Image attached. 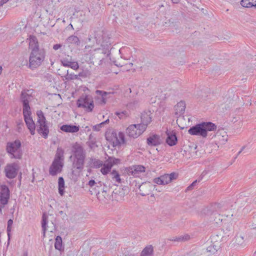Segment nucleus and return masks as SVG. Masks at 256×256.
<instances>
[{"label":"nucleus","mask_w":256,"mask_h":256,"mask_svg":"<svg viewBox=\"0 0 256 256\" xmlns=\"http://www.w3.org/2000/svg\"><path fill=\"white\" fill-rule=\"evenodd\" d=\"M106 162L109 164H112V167L114 165L118 164L120 162V160L119 158H116L112 156H108Z\"/></svg>","instance_id":"72a5a7b5"},{"label":"nucleus","mask_w":256,"mask_h":256,"mask_svg":"<svg viewBox=\"0 0 256 256\" xmlns=\"http://www.w3.org/2000/svg\"><path fill=\"white\" fill-rule=\"evenodd\" d=\"M68 67H70L74 70H76L79 68V65L78 62L72 61Z\"/></svg>","instance_id":"de8ad7c7"},{"label":"nucleus","mask_w":256,"mask_h":256,"mask_svg":"<svg viewBox=\"0 0 256 256\" xmlns=\"http://www.w3.org/2000/svg\"><path fill=\"white\" fill-rule=\"evenodd\" d=\"M68 43L70 44H74L76 46L80 44V40L76 36L72 35L68 38L66 39Z\"/></svg>","instance_id":"2f4dec72"},{"label":"nucleus","mask_w":256,"mask_h":256,"mask_svg":"<svg viewBox=\"0 0 256 256\" xmlns=\"http://www.w3.org/2000/svg\"><path fill=\"white\" fill-rule=\"evenodd\" d=\"M54 247L56 250H60L62 248V239L60 236H57L56 238Z\"/></svg>","instance_id":"f704fd0d"},{"label":"nucleus","mask_w":256,"mask_h":256,"mask_svg":"<svg viewBox=\"0 0 256 256\" xmlns=\"http://www.w3.org/2000/svg\"><path fill=\"white\" fill-rule=\"evenodd\" d=\"M146 143L149 146H156L162 144V140L160 136L154 134L147 138Z\"/></svg>","instance_id":"aec40b11"},{"label":"nucleus","mask_w":256,"mask_h":256,"mask_svg":"<svg viewBox=\"0 0 256 256\" xmlns=\"http://www.w3.org/2000/svg\"><path fill=\"white\" fill-rule=\"evenodd\" d=\"M86 43L94 44L96 46H100L96 48H100V51L108 57L110 55L112 48V39L102 31L95 32L94 36L90 35L88 36Z\"/></svg>","instance_id":"f257e3e1"},{"label":"nucleus","mask_w":256,"mask_h":256,"mask_svg":"<svg viewBox=\"0 0 256 256\" xmlns=\"http://www.w3.org/2000/svg\"><path fill=\"white\" fill-rule=\"evenodd\" d=\"M98 184L100 185V187L102 186V184H101L100 182H98Z\"/></svg>","instance_id":"774afa93"},{"label":"nucleus","mask_w":256,"mask_h":256,"mask_svg":"<svg viewBox=\"0 0 256 256\" xmlns=\"http://www.w3.org/2000/svg\"><path fill=\"white\" fill-rule=\"evenodd\" d=\"M153 182L158 184L164 185V181L162 178V176H160L158 178H156L154 179Z\"/></svg>","instance_id":"8fccbe9b"},{"label":"nucleus","mask_w":256,"mask_h":256,"mask_svg":"<svg viewBox=\"0 0 256 256\" xmlns=\"http://www.w3.org/2000/svg\"><path fill=\"white\" fill-rule=\"evenodd\" d=\"M216 128V126L212 122H202L191 127L188 132L191 135L200 136L206 138L208 132L215 130Z\"/></svg>","instance_id":"20e7f679"},{"label":"nucleus","mask_w":256,"mask_h":256,"mask_svg":"<svg viewBox=\"0 0 256 256\" xmlns=\"http://www.w3.org/2000/svg\"><path fill=\"white\" fill-rule=\"evenodd\" d=\"M167 138L166 142L170 146H175L178 142V138L176 136V132L174 131H170L167 130L166 132Z\"/></svg>","instance_id":"6ab92c4d"},{"label":"nucleus","mask_w":256,"mask_h":256,"mask_svg":"<svg viewBox=\"0 0 256 256\" xmlns=\"http://www.w3.org/2000/svg\"><path fill=\"white\" fill-rule=\"evenodd\" d=\"M206 250L210 254H214L217 252V246L215 245H210L206 248Z\"/></svg>","instance_id":"a18cd8bd"},{"label":"nucleus","mask_w":256,"mask_h":256,"mask_svg":"<svg viewBox=\"0 0 256 256\" xmlns=\"http://www.w3.org/2000/svg\"><path fill=\"white\" fill-rule=\"evenodd\" d=\"M96 182H95V181L93 180H90L89 182H88V185L90 186V187H92L94 186H95V184H96Z\"/></svg>","instance_id":"13d9d810"},{"label":"nucleus","mask_w":256,"mask_h":256,"mask_svg":"<svg viewBox=\"0 0 256 256\" xmlns=\"http://www.w3.org/2000/svg\"><path fill=\"white\" fill-rule=\"evenodd\" d=\"M30 91L28 90H24L20 94V102L22 104L23 112L31 111L29 105V102L32 98V96L30 94L28 93Z\"/></svg>","instance_id":"f8f14e48"},{"label":"nucleus","mask_w":256,"mask_h":256,"mask_svg":"<svg viewBox=\"0 0 256 256\" xmlns=\"http://www.w3.org/2000/svg\"><path fill=\"white\" fill-rule=\"evenodd\" d=\"M20 169V166L18 162H13L8 164L4 168L6 176L10 179L16 177Z\"/></svg>","instance_id":"9d476101"},{"label":"nucleus","mask_w":256,"mask_h":256,"mask_svg":"<svg viewBox=\"0 0 256 256\" xmlns=\"http://www.w3.org/2000/svg\"><path fill=\"white\" fill-rule=\"evenodd\" d=\"M162 178V180L164 181V184H166L170 182L168 174H164V175L161 176Z\"/></svg>","instance_id":"49530a36"},{"label":"nucleus","mask_w":256,"mask_h":256,"mask_svg":"<svg viewBox=\"0 0 256 256\" xmlns=\"http://www.w3.org/2000/svg\"><path fill=\"white\" fill-rule=\"evenodd\" d=\"M46 55V52L44 48L31 51L29 56V68L34 70L41 66L44 60Z\"/></svg>","instance_id":"423d86ee"},{"label":"nucleus","mask_w":256,"mask_h":256,"mask_svg":"<svg viewBox=\"0 0 256 256\" xmlns=\"http://www.w3.org/2000/svg\"><path fill=\"white\" fill-rule=\"evenodd\" d=\"M13 224V220L11 219L9 220L8 222V226H7V234L8 236V240H10V232L12 230V226Z\"/></svg>","instance_id":"c03bdc74"},{"label":"nucleus","mask_w":256,"mask_h":256,"mask_svg":"<svg viewBox=\"0 0 256 256\" xmlns=\"http://www.w3.org/2000/svg\"><path fill=\"white\" fill-rule=\"evenodd\" d=\"M102 126L103 125L101 122L100 124H98L92 127V130L94 131H97V132L100 131Z\"/></svg>","instance_id":"603ef678"},{"label":"nucleus","mask_w":256,"mask_h":256,"mask_svg":"<svg viewBox=\"0 0 256 256\" xmlns=\"http://www.w3.org/2000/svg\"><path fill=\"white\" fill-rule=\"evenodd\" d=\"M91 162L92 164V167L94 168H99L103 164L102 160L96 158H92Z\"/></svg>","instance_id":"e433bc0d"},{"label":"nucleus","mask_w":256,"mask_h":256,"mask_svg":"<svg viewBox=\"0 0 256 256\" xmlns=\"http://www.w3.org/2000/svg\"><path fill=\"white\" fill-rule=\"evenodd\" d=\"M78 77H82V78H86V72H80L78 74H77Z\"/></svg>","instance_id":"4d7b16f0"},{"label":"nucleus","mask_w":256,"mask_h":256,"mask_svg":"<svg viewBox=\"0 0 256 256\" xmlns=\"http://www.w3.org/2000/svg\"><path fill=\"white\" fill-rule=\"evenodd\" d=\"M190 239V236L188 234H184V235L179 236L176 237H172L168 238V240L172 242H186Z\"/></svg>","instance_id":"393cba45"},{"label":"nucleus","mask_w":256,"mask_h":256,"mask_svg":"<svg viewBox=\"0 0 256 256\" xmlns=\"http://www.w3.org/2000/svg\"><path fill=\"white\" fill-rule=\"evenodd\" d=\"M116 114L117 115L119 118H122L124 116H127L128 114L126 111H122L121 112H116Z\"/></svg>","instance_id":"09e8293b"},{"label":"nucleus","mask_w":256,"mask_h":256,"mask_svg":"<svg viewBox=\"0 0 256 256\" xmlns=\"http://www.w3.org/2000/svg\"><path fill=\"white\" fill-rule=\"evenodd\" d=\"M109 122V120L108 119L106 120H105L104 122H102V125L104 126V124H108V122Z\"/></svg>","instance_id":"680f3d73"},{"label":"nucleus","mask_w":256,"mask_h":256,"mask_svg":"<svg viewBox=\"0 0 256 256\" xmlns=\"http://www.w3.org/2000/svg\"><path fill=\"white\" fill-rule=\"evenodd\" d=\"M8 0H0V6H2L4 4H6L8 2Z\"/></svg>","instance_id":"bf43d9fd"},{"label":"nucleus","mask_w":256,"mask_h":256,"mask_svg":"<svg viewBox=\"0 0 256 256\" xmlns=\"http://www.w3.org/2000/svg\"><path fill=\"white\" fill-rule=\"evenodd\" d=\"M241 5L245 8H252L256 6V0H242Z\"/></svg>","instance_id":"cd10ccee"},{"label":"nucleus","mask_w":256,"mask_h":256,"mask_svg":"<svg viewBox=\"0 0 256 256\" xmlns=\"http://www.w3.org/2000/svg\"><path fill=\"white\" fill-rule=\"evenodd\" d=\"M10 198V190L6 185H2L0 186V203L5 205L8 204Z\"/></svg>","instance_id":"4468645a"},{"label":"nucleus","mask_w":256,"mask_h":256,"mask_svg":"<svg viewBox=\"0 0 256 256\" xmlns=\"http://www.w3.org/2000/svg\"><path fill=\"white\" fill-rule=\"evenodd\" d=\"M80 126L72 124H64L60 130L66 132L75 133L80 130Z\"/></svg>","instance_id":"5701e85b"},{"label":"nucleus","mask_w":256,"mask_h":256,"mask_svg":"<svg viewBox=\"0 0 256 256\" xmlns=\"http://www.w3.org/2000/svg\"><path fill=\"white\" fill-rule=\"evenodd\" d=\"M170 182L174 180H176L178 176V174L176 172H172L170 174H168Z\"/></svg>","instance_id":"3c124183"},{"label":"nucleus","mask_w":256,"mask_h":256,"mask_svg":"<svg viewBox=\"0 0 256 256\" xmlns=\"http://www.w3.org/2000/svg\"><path fill=\"white\" fill-rule=\"evenodd\" d=\"M6 150L10 158L21 160L23 154L22 150V143L16 139L14 141L6 143Z\"/></svg>","instance_id":"39448f33"},{"label":"nucleus","mask_w":256,"mask_h":256,"mask_svg":"<svg viewBox=\"0 0 256 256\" xmlns=\"http://www.w3.org/2000/svg\"><path fill=\"white\" fill-rule=\"evenodd\" d=\"M76 105L78 108H82L87 112H90L94 108V102L88 96H82L80 98L77 102Z\"/></svg>","instance_id":"6e6552de"},{"label":"nucleus","mask_w":256,"mask_h":256,"mask_svg":"<svg viewBox=\"0 0 256 256\" xmlns=\"http://www.w3.org/2000/svg\"><path fill=\"white\" fill-rule=\"evenodd\" d=\"M140 256H154V247L152 245L145 247L141 252Z\"/></svg>","instance_id":"bb28decb"},{"label":"nucleus","mask_w":256,"mask_h":256,"mask_svg":"<svg viewBox=\"0 0 256 256\" xmlns=\"http://www.w3.org/2000/svg\"><path fill=\"white\" fill-rule=\"evenodd\" d=\"M64 150L60 148H58L54 160H57L58 162H62L64 160Z\"/></svg>","instance_id":"7c9ffc66"},{"label":"nucleus","mask_w":256,"mask_h":256,"mask_svg":"<svg viewBox=\"0 0 256 256\" xmlns=\"http://www.w3.org/2000/svg\"><path fill=\"white\" fill-rule=\"evenodd\" d=\"M102 166V167L100 170V172L103 174L106 175L110 171L112 164H109L106 161Z\"/></svg>","instance_id":"473e14b6"},{"label":"nucleus","mask_w":256,"mask_h":256,"mask_svg":"<svg viewBox=\"0 0 256 256\" xmlns=\"http://www.w3.org/2000/svg\"><path fill=\"white\" fill-rule=\"evenodd\" d=\"M216 144L218 145L224 144L228 140V136L224 130H218L215 135Z\"/></svg>","instance_id":"f3484780"},{"label":"nucleus","mask_w":256,"mask_h":256,"mask_svg":"<svg viewBox=\"0 0 256 256\" xmlns=\"http://www.w3.org/2000/svg\"><path fill=\"white\" fill-rule=\"evenodd\" d=\"M152 113L150 111L144 112L141 114V122L146 124L148 126L152 122V116L150 115Z\"/></svg>","instance_id":"b1692460"},{"label":"nucleus","mask_w":256,"mask_h":256,"mask_svg":"<svg viewBox=\"0 0 256 256\" xmlns=\"http://www.w3.org/2000/svg\"><path fill=\"white\" fill-rule=\"evenodd\" d=\"M24 126V124L22 120H19V122H17V126L18 128V131L20 132V129H22V127Z\"/></svg>","instance_id":"5fc2aeb1"},{"label":"nucleus","mask_w":256,"mask_h":256,"mask_svg":"<svg viewBox=\"0 0 256 256\" xmlns=\"http://www.w3.org/2000/svg\"><path fill=\"white\" fill-rule=\"evenodd\" d=\"M96 93L97 95L100 96H101L102 102L104 104H106V99L105 98V96L108 94V93L106 92L100 90H96Z\"/></svg>","instance_id":"ea45409f"},{"label":"nucleus","mask_w":256,"mask_h":256,"mask_svg":"<svg viewBox=\"0 0 256 256\" xmlns=\"http://www.w3.org/2000/svg\"><path fill=\"white\" fill-rule=\"evenodd\" d=\"M186 104L184 101H180L174 106L175 114H184L185 111Z\"/></svg>","instance_id":"a878e982"},{"label":"nucleus","mask_w":256,"mask_h":256,"mask_svg":"<svg viewBox=\"0 0 256 256\" xmlns=\"http://www.w3.org/2000/svg\"><path fill=\"white\" fill-rule=\"evenodd\" d=\"M28 40L29 41V48L31 51L41 50L39 47L38 42L36 36L30 35Z\"/></svg>","instance_id":"4be33fe9"},{"label":"nucleus","mask_w":256,"mask_h":256,"mask_svg":"<svg viewBox=\"0 0 256 256\" xmlns=\"http://www.w3.org/2000/svg\"><path fill=\"white\" fill-rule=\"evenodd\" d=\"M58 184V193L61 196H62L64 193V180L62 177H59Z\"/></svg>","instance_id":"c85d7f7f"},{"label":"nucleus","mask_w":256,"mask_h":256,"mask_svg":"<svg viewBox=\"0 0 256 256\" xmlns=\"http://www.w3.org/2000/svg\"><path fill=\"white\" fill-rule=\"evenodd\" d=\"M106 137L108 140L112 142L114 146L125 143L124 134L122 132H120L118 136L116 132H113L106 134Z\"/></svg>","instance_id":"1a4fd4ad"},{"label":"nucleus","mask_w":256,"mask_h":256,"mask_svg":"<svg viewBox=\"0 0 256 256\" xmlns=\"http://www.w3.org/2000/svg\"><path fill=\"white\" fill-rule=\"evenodd\" d=\"M86 144L90 148H92L96 146V142L95 140H89Z\"/></svg>","instance_id":"864d4df0"},{"label":"nucleus","mask_w":256,"mask_h":256,"mask_svg":"<svg viewBox=\"0 0 256 256\" xmlns=\"http://www.w3.org/2000/svg\"><path fill=\"white\" fill-rule=\"evenodd\" d=\"M23 115L24 118V120L26 122V124L30 134L32 135H34L36 134V123L35 124L34 122L31 115L32 112L31 111L23 112Z\"/></svg>","instance_id":"9b49d317"},{"label":"nucleus","mask_w":256,"mask_h":256,"mask_svg":"<svg viewBox=\"0 0 256 256\" xmlns=\"http://www.w3.org/2000/svg\"><path fill=\"white\" fill-rule=\"evenodd\" d=\"M146 168L142 165H134L126 168L128 174L134 177H138L140 174L145 172Z\"/></svg>","instance_id":"ddd939ff"},{"label":"nucleus","mask_w":256,"mask_h":256,"mask_svg":"<svg viewBox=\"0 0 256 256\" xmlns=\"http://www.w3.org/2000/svg\"><path fill=\"white\" fill-rule=\"evenodd\" d=\"M72 61V58L71 57L70 58L68 57L64 58L60 60V62L65 67H68Z\"/></svg>","instance_id":"37998d69"},{"label":"nucleus","mask_w":256,"mask_h":256,"mask_svg":"<svg viewBox=\"0 0 256 256\" xmlns=\"http://www.w3.org/2000/svg\"><path fill=\"white\" fill-rule=\"evenodd\" d=\"M64 78L65 80H77L78 79V76H77V74H68V70L66 74L64 76Z\"/></svg>","instance_id":"a19ab883"},{"label":"nucleus","mask_w":256,"mask_h":256,"mask_svg":"<svg viewBox=\"0 0 256 256\" xmlns=\"http://www.w3.org/2000/svg\"><path fill=\"white\" fill-rule=\"evenodd\" d=\"M205 175V174H204V172H203L201 176L199 177L198 180H196L194 182H192L186 189V192H187L188 190H192L194 188V186H196V184L198 182H200L202 179L203 176Z\"/></svg>","instance_id":"58836bf2"},{"label":"nucleus","mask_w":256,"mask_h":256,"mask_svg":"<svg viewBox=\"0 0 256 256\" xmlns=\"http://www.w3.org/2000/svg\"><path fill=\"white\" fill-rule=\"evenodd\" d=\"M174 4H178L180 0H171Z\"/></svg>","instance_id":"052dcab7"},{"label":"nucleus","mask_w":256,"mask_h":256,"mask_svg":"<svg viewBox=\"0 0 256 256\" xmlns=\"http://www.w3.org/2000/svg\"><path fill=\"white\" fill-rule=\"evenodd\" d=\"M87 44L84 50L82 60L87 63L93 64L98 62V64L101 66L105 58L108 56L100 51V48H96L94 44Z\"/></svg>","instance_id":"f03ea898"},{"label":"nucleus","mask_w":256,"mask_h":256,"mask_svg":"<svg viewBox=\"0 0 256 256\" xmlns=\"http://www.w3.org/2000/svg\"><path fill=\"white\" fill-rule=\"evenodd\" d=\"M71 151L72 155L70 158H73L72 167L80 172L82 171L86 158V150L80 144L76 142L72 146Z\"/></svg>","instance_id":"7ed1b4c3"},{"label":"nucleus","mask_w":256,"mask_h":256,"mask_svg":"<svg viewBox=\"0 0 256 256\" xmlns=\"http://www.w3.org/2000/svg\"><path fill=\"white\" fill-rule=\"evenodd\" d=\"M48 224V216L45 214H43L42 217V230L44 231V234H45L46 231V226Z\"/></svg>","instance_id":"c9c22d12"},{"label":"nucleus","mask_w":256,"mask_h":256,"mask_svg":"<svg viewBox=\"0 0 256 256\" xmlns=\"http://www.w3.org/2000/svg\"><path fill=\"white\" fill-rule=\"evenodd\" d=\"M136 126L138 132H141L140 134H142L146 130L148 126L146 124L141 122L140 124H136Z\"/></svg>","instance_id":"79ce46f5"},{"label":"nucleus","mask_w":256,"mask_h":256,"mask_svg":"<svg viewBox=\"0 0 256 256\" xmlns=\"http://www.w3.org/2000/svg\"><path fill=\"white\" fill-rule=\"evenodd\" d=\"M69 26H70V28H71L72 30H74V28H73V26L72 24H70Z\"/></svg>","instance_id":"338daca9"},{"label":"nucleus","mask_w":256,"mask_h":256,"mask_svg":"<svg viewBox=\"0 0 256 256\" xmlns=\"http://www.w3.org/2000/svg\"><path fill=\"white\" fill-rule=\"evenodd\" d=\"M2 67L1 66H0V75L2 74Z\"/></svg>","instance_id":"69168bd1"},{"label":"nucleus","mask_w":256,"mask_h":256,"mask_svg":"<svg viewBox=\"0 0 256 256\" xmlns=\"http://www.w3.org/2000/svg\"><path fill=\"white\" fill-rule=\"evenodd\" d=\"M96 195H98V194H100V190H96Z\"/></svg>","instance_id":"0e129e2a"},{"label":"nucleus","mask_w":256,"mask_h":256,"mask_svg":"<svg viewBox=\"0 0 256 256\" xmlns=\"http://www.w3.org/2000/svg\"><path fill=\"white\" fill-rule=\"evenodd\" d=\"M247 236L246 234L238 233L236 234L232 240L234 246L243 248L246 246Z\"/></svg>","instance_id":"2eb2a0df"},{"label":"nucleus","mask_w":256,"mask_h":256,"mask_svg":"<svg viewBox=\"0 0 256 256\" xmlns=\"http://www.w3.org/2000/svg\"><path fill=\"white\" fill-rule=\"evenodd\" d=\"M110 176L113 181L118 184H120L122 182L120 175L116 170H112V171L110 173Z\"/></svg>","instance_id":"c756f323"},{"label":"nucleus","mask_w":256,"mask_h":256,"mask_svg":"<svg viewBox=\"0 0 256 256\" xmlns=\"http://www.w3.org/2000/svg\"><path fill=\"white\" fill-rule=\"evenodd\" d=\"M114 194L116 200L118 201L123 200L125 195L123 189L119 192V194H118L117 192H114Z\"/></svg>","instance_id":"4c0bfd02"},{"label":"nucleus","mask_w":256,"mask_h":256,"mask_svg":"<svg viewBox=\"0 0 256 256\" xmlns=\"http://www.w3.org/2000/svg\"><path fill=\"white\" fill-rule=\"evenodd\" d=\"M63 166L62 162L54 160L50 167V174L52 176H56L58 173L62 172Z\"/></svg>","instance_id":"dca6fc26"},{"label":"nucleus","mask_w":256,"mask_h":256,"mask_svg":"<svg viewBox=\"0 0 256 256\" xmlns=\"http://www.w3.org/2000/svg\"><path fill=\"white\" fill-rule=\"evenodd\" d=\"M152 188V185L150 182H144L139 186L140 194L142 196H146L148 195Z\"/></svg>","instance_id":"a211bd4d"},{"label":"nucleus","mask_w":256,"mask_h":256,"mask_svg":"<svg viewBox=\"0 0 256 256\" xmlns=\"http://www.w3.org/2000/svg\"><path fill=\"white\" fill-rule=\"evenodd\" d=\"M140 132H138L136 124L130 125L126 130V134L130 138H136L140 135Z\"/></svg>","instance_id":"412c9836"},{"label":"nucleus","mask_w":256,"mask_h":256,"mask_svg":"<svg viewBox=\"0 0 256 256\" xmlns=\"http://www.w3.org/2000/svg\"><path fill=\"white\" fill-rule=\"evenodd\" d=\"M244 146H242V148L238 152V155L240 154L244 150Z\"/></svg>","instance_id":"e2e57ef3"},{"label":"nucleus","mask_w":256,"mask_h":256,"mask_svg":"<svg viewBox=\"0 0 256 256\" xmlns=\"http://www.w3.org/2000/svg\"><path fill=\"white\" fill-rule=\"evenodd\" d=\"M62 44H56L53 46V49L55 50H56L59 48H60L62 47Z\"/></svg>","instance_id":"6e6d98bb"},{"label":"nucleus","mask_w":256,"mask_h":256,"mask_svg":"<svg viewBox=\"0 0 256 256\" xmlns=\"http://www.w3.org/2000/svg\"><path fill=\"white\" fill-rule=\"evenodd\" d=\"M36 116L38 118L36 130L40 135L46 139L48 138L50 132L48 122L41 110L36 112Z\"/></svg>","instance_id":"0eeeda50"}]
</instances>
